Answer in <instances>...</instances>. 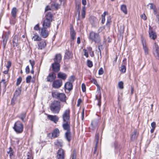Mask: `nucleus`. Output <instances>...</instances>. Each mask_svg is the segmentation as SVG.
Instances as JSON below:
<instances>
[{
	"instance_id": "39448f33",
	"label": "nucleus",
	"mask_w": 159,
	"mask_h": 159,
	"mask_svg": "<svg viewBox=\"0 0 159 159\" xmlns=\"http://www.w3.org/2000/svg\"><path fill=\"white\" fill-rule=\"evenodd\" d=\"M89 38L95 43H99L101 41L99 34L93 31L90 33Z\"/></svg>"
},
{
	"instance_id": "8fccbe9b",
	"label": "nucleus",
	"mask_w": 159,
	"mask_h": 159,
	"mask_svg": "<svg viewBox=\"0 0 159 159\" xmlns=\"http://www.w3.org/2000/svg\"><path fill=\"white\" fill-rule=\"evenodd\" d=\"M11 65V62L10 61H7V65L6 66V67L7 69H9Z\"/></svg>"
},
{
	"instance_id": "6ab92c4d",
	"label": "nucleus",
	"mask_w": 159,
	"mask_h": 159,
	"mask_svg": "<svg viewBox=\"0 0 159 159\" xmlns=\"http://www.w3.org/2000/svg\"><path fill=\"white\" fill-rule=\"evenodd\" d=\"M124 26L123 25H120L118 30V35L119 36L120 38L122 39L123 38L124 31Z\"/></svg>"
},
{
	"instance_id": "bb28decb",
	"label": "nucleus",
	"mask_w": 159,
	"mask_h": 159,
	"mask_svg": "<svg viewBox=\"0 0 159 159\" xmlns=\"http://www.w3.org/2000/svg\"><path fill=\"white\" fill-rule=\"evenodd\" d=\"M99 96L98 98V96L96 95V99L98 101V103L97 105L100 107L101 105V92H99V94H98Z\"/></svg>"
},
{
	"instance_id": "c85d7f7f",
	"label": "nucleus",
	"mask_w": 159,
	"mask_h": 159,
	"mask_svg": "<svg viewBox=\"0 0 159 159\" xmlns=\"http://www.w3.org/2000/svg\"><path fill=\"white\" fill-rule=\"evenodd\" d=\"M17 10L16 7H13L11 10V14L12 16L15 18L16 16Z\"/></svg>"
},
{
	"instance_id": "2eb2a0df",
	"label": "nucleus",
	"mask_w": 159,
	"mask_h": 159,
	"mask_svg": "<svg viewBox=\"0 0 159 159\" xmlns=\"http://www.w3.org/2000/svg\"><path fill=\"white\" fill-rule=\"evenodd\" d=\"M57 158V159H64L65 153L62 148H60L58 150Z\"/></svg>"
},
{
	"instance_id": "f3484780",
	"label": "nucleus",
	"mask_w": 159,
	"mask_h": 159,
	"mask_svg": "<svg viewBox=\"0 0 159 159\" xmlns=\"http://www.w3.org/2000/svg\"><path fill=\"white\" fill-rule=\"evenodd\" d=\"M57 99L59 100L60 102H61L66 104V100L67 98L66 96L64 93H60Z\"/></svg>"
},
{
	"instance_id": "f03ea898",
	"label": "nucleus",
	"mask_w": 159,
	"mask_h": 159,
	"mask_svg": "<svg viewBox=\"0 0 159 159\" xmlns=\"http://www.w3.org/2000/svg\"><path fill=\"white\" fill-rule=\"evenodd\" d=\"M61 60V55L60 54H56L54 59V62L52 64V69L53 71L57 72L60 70V63Z\"/></svg>"
},
{
	"instance_id": "423d86ee",
	"label": "nucleus",
	"mask_w": 159,
	"mask_h": 159,
	"mask_svg": "<svg viewBox=\"0 0 159 159\" xmlns=\"http://www.w3.org/2000/svg\"><path fill=\"white\" fill-rule=\"evenodd\" d=\"M70 111L69 109L65 110L62 115L63 122L69 121L70 119Z\"/></svg>"
},
{
	"instance_id": "473e14b6",
	"label": "nucleus",
	"mask_w": 159,
	"mask_h": 159,
	"mask_svg": "<svg viewBox=\"0 0 159 159\" xmlns=\"http://www.w3.org/2000/svg\"><path fill=\"white\" fill-rule=\"evenodd\" d=\"M26 159H33V155L31 152H29L26 153Z\"/></svg>"
},
{
	"instance_id": "37998d69",
	"label": "nucleus",
	"mask_w": 159,
	"mask_h": 159,
	"mask_svg": "<svg viewBox=\"0 0 159 159\" xmlns=\"http://www.w3.org/2000/svg\"><path fill=\"white\" fill-rule=\"evenodd\" d=\"M22 79L21 77H19L17 79L16 84L17 86L19 85L20 84L22 81Z\"/></svg>"
},
{
	"instance_id": "f704fd0d",
	"label": "nucleus",
	"mask_w": 159,
	"mask_h": 159,
	"mask_svg": "<svg viewBox=\"0 0 159 159\" xmlns=\"http://www.w3.org/2000/svg\"><path fill=\"white\" fill-rule=\"evenodd\" d=\"M120 70L122 73H125L126 70V67L125 65H122L120 68Z\"/></svg>"
},
{
	"instance_id": "bf43d9fd",
	"label": "nucleus",
	"mask_w": 159,
	"mask_h": 159,
	"mask_svg": "<svg viewBox=\"0 0 159 159\" xmlns=\"http://www.w3.org/2000/svg\"><path fill=\"white\" fill-rule=\"evenodd\" d=\"M82 102V100L80 98H79L78 99V101H77V106L79 107L81 103Z\"/></svg>"
},
{
	"instance_id": "e433bc0d",
	"label": "nucleus",
	"mask_w": 159,
	"mask_h": 159,
	"mask_svg": "<svg viewBox=\"0 0 159 159\" xmlns=\"http://www.w3.org/2000/svg\"><path fill=\"white\" fill-rule=\"evenodd\" d=\"M113 147L115 149L117 150L119 149V145L117 141H115L113 143Z\"/></svg>"
},
{
	"instance_id": "c756f323",
	"label": "nucleus",
	"mask_w": 159,
	"mask_h": 159,
	"mask_svg": "<svg viewBox=\"0 0 159 159\" xmlns=\"http://www.w3.org/2000/svg\"><path fill=\"white\" fill-rule=\"evenodd\" d=\"M34 36L32 37V39H34V41H40L41 40V38L37 33L34 34Z\"/></svg>"
},
{
	"instance_id": "4be33fe9",
	"label": "nucleus",
	"mask_w": 159,
	"mask_h": 159,
	"mask_svg": "<svg viewBox=\"0 0 159 159\" xmlns=\"http://www.w3.org/2000/svg\"><path fill=\"white\" fill-rule=\"evenodd\" d=\"M26 114V112H22L20 114L19 116V118L23 122H25L26 121L25 119Z\"/></svg>"
},
{
	"instance_id": "09e8293b",
	"label": "nucleus",
	"mask_w": 159,
	"mask_h": 159,
	"mask_svg": "<svg viewBox=\"0 0 159 159\" xmlns=\"http://www.w3.org/2000/svg\"><path fill=\"white\" fill-rule=\"evenodd\" d=\"M34 30H40V28L39 24L36 25L34 27Z\"/></svg>"
},
{
	"instance_id": "a18cd8bd",
	"label": "nucleus",
	"mask_w": 159,
	"mask_h": 159,
	"mask_svg": "<svg viewBox=\"0 0 159 159\" xmlns=\"http://www.w3.org/2000/svg\"><path fill=\"white\" fill-rule=\"evenodd\" d=\"M150 5V9L153 10L156 7V6L153 3H149L147 6Z\"/></svg>"
},
{
	"instance_id": "412c9836",
	"label": "nucleus",
	"mask_w": 159,
	"mask_h": 159,
	"mask_svg": "<svg viewBox=\"0 0 159 159\" xmlns=\"http://www.w3.org/2000/svg\"><path fill=\"white\" fill-rule=\"evenodd\" d=\"M57 77L62 80H65L67 77V75L65 73L60 72L57 74Z\"/></svg>"
},
{
	"instance_id": "9b49d317",
	"label": "nucleus",
	"mask_w": 159,
	"mask_h": 159,
	"mask_svg": "<svg viewBox=\"0 0 159 159\" xmlns=\"http://www.w3.org/2000/svg\"><path fill=\"white\" fill-rule=\"evenodd\" d=\"M62 82L61 80H57L53 82L52 87L54 88H59L62 85Z\"/></svg>"
},
{
	"instance_id": "393cba45",
	"label": "nucleus",
	"mask_w": 159,
	"mask_h": 159,
	"mask_svg": "<svg viewBox=\"0 0 159 159\" xmlns=\"http://www.w3.org/2000/svg\"><path fill=\"white\" fill-rule=\"evenodd\" d=\"M18 37L17 35H15L13 40V47H17L18 46Z\"/></svg>"
},
{
	"instance_id": "b1692460",
	"label": "nucleus",
	"mask_w": 159,
	"mask_h": 159,
	"mask_svg": "<svg viewBox=\"0 0 159 159\" xmlns=\"http://www.w3.org/2000/svg\"><path fill=\"white\" fill-rule=\"evenodd\" d=\"M60 132L58 129H55L52 133V137L54 138L57 137L59 134Z\"/></svg>"
},
{
	"instance_id": "7ed1b4c3",
	"label": "nucleus",
	"mask_w": 159,
	"mask_h": 159,
	"mask_svg": "<svg viewBox=\"0 0 159 159\" xmlns=\"http://www.w3.org/2000/svg\"><path fill=\"white\" fill-rule=\"evenodd\" d=\"M52 15L50 12H48L46 14V19L44 20L43 27L47 28L50 26L51 22L52 21Z\"/></svg>"
},
{
	"instance_id": "774afa93",
	"label": "nucleus",
	"mask_w": 159,
	"mask_h": 159,
	"mask_svg": "<svg viewBox=\"0 0 159 159\" xmlns=\"http://www.w3.org/2000/svg\"><path fill=\"white\" fill-rule=\"evenodd\" d=\"M82 3L83 5L85 6L86 4V0H82Z\"/></svg>"
},
{
	"instance_id": "79ce46f5",
	"label": "nucleus",
	"mask_w": 159,
	"mask_h": 159,
	"mask_svg": "<svg viewBox=\"0 0 159 159\" xmlns=\"http://www.w3.org/2000/svg\"><path fill=\"white\" fill-rule=\"evenodd\" d=\"M118 87L120 89H122L123 88V83L122 81H120L119 82L118 84Z\"/></svg>"
},
{
	"instance_id": "72a5a7b5",
	"label": "nucleus",
	"mask_w": 159,
	"mask_h": 159,
	"mask_svg": "<svg viewBox=\"0 0 159 159\" xmlns=\"http://www.w3.org/2000/svg\"><path fill=\"white\" fill-rule=\"evenodd\" d=\"M72 57V54L70 52L68 51H66L65 56V57L67 59H69Z\"/></svg>"
},
{
	"instance_id": "052dcab7",
	"label": "nucleus",
	"mask_w": 159,
	"mask_h": 159,
	"mask_svg": "<svg viewBox=\"0 0 159 159\" xmlns=\"http://www.w3.org/2000/svg\"><path fill=\"white\" fill-rule=\"evenodd\" d=\"M83 51L84 52V55L86 57H88L89 55L88 52H87V51L85 49H84Z\"/></svg>"
},
{
	"instance_id": "864d4df0",
	"label": "nucleus",
	"mask_w": 159,
	"mask_h": 159,
	"mask_svg": "<svg viewBox=\"0 0 159 159\" xmlns=\"http://www.w3.org/2000/svg\"><path fill=\"white\" fill-rule=\"evenodd\" d=\"M16 97H14H14L12 99V100H11V104L12 105H14L15 104V100H16Z\"/></svg>"
},
{
	"instance_id": "5fc2aeb1",
	"label": "nucleus",
	"mask_w": 159,
	"mask_h": 159,
	"mask_svg": "<svg viewBox=\"0 0 159 159\" xmlns=\"http://www.w3.org/2000/svg\"><path fill=\"white\" fill-rule=\"evenodd\" d=\"M97 126V124L94 122H92L91 123V126L93 129L95 128Z\"/></svg>"
},
{
	"instance_id": "603ef678",
	"label": "nucleus",
	"mask_w": 159,
	"mask_h": 159,
	"mask_svg": "<svg viewBox=\"0 0 159 159\" xmlns=\"http://www.w3.org/2000/svg\"><path fill=\"white\" fill-rule=\"evenodd\" d=\"M103 73V71L102 68L101 67L98 70V74L100 75H102Z\"/></svg>"
},
{
	"instance_id": "4d7b16f0",
	"label": "nucleus",
	"mask_w": 159,
	"mask_h": 159,
	"mask_svg": "<svg viewBox=\"0 0 159 159\" xmlns=\"http://www.w3.org/2000/svg\"><path fill=\"white\" fill-rule=\"evenodd\" d=\"M5 83H6L5 80H4V79H2L1 80V82H0V86L1 85V84L2 83H3V85L5 87L6 86Z\"/></svg>"
},
{
	"instance_id": "dca6fc26",
	"label": "nucleus",
	"mask_w": 159,
	"mask_h": 159,
	"mask_svg": "<svg viewBox=\"0 0 159 159\" xmlns=\"http://www.w3.org/2000/svg\"><path fill=\"white\" fill-rule=\"evenodd\" d=\"M47 117L48 119L55 123H56L58 121L59 119V117L56 115H48Z\"/></svg>"
},
{
	"instance_id": "13d9d810",
	"label": "nucleus",
	"mask_w": 159,
	"mask_h": 159,
	"mask_svg": "<svg viewBox=\"0 0 159 159\" xmlns=\"http://www.w3.org/2000/svg\"><path fill=\"white\" fill-rule=\"evenodd\" d=\"M141 17L144 20H146L147 19V17L144 14H142L141 15Z\"/></svg>"
},
{
	"instance_id": "0e129e2a",
	"label": "nucleus",
	"mask_w": 159,
	"mask_h": 159,
	"mask_svg": "<svg viewBox=\"0 0 159 159\" xmlns=\"http://www.w3.org/2000/svg\"><path fill=\"white\" fill-rule=\"evenodd\" d=\"M108 14V12L107 11H105L103 13L102 15V17L105 18V16L106 15H107Z\"/></svg>"
},
{
	"instance_id": "e2e57ef3",
	"label": "nucleus",
	"mask_w": 159,
	"mask_h": 159,
	"mask_svg": "<svg viewBox=\"0 0 159 159\" xmlns=\"http://www.w3.org/2000/svg\"><path fill=\"white\" fill-rule=\"evenodd\" d=\"M59 1L61 3V4H62L64 5L65 3H66L67 0H59Z\"/></svg>"
},
{
	"instance_id": "a211bd4d",
	"label": "nucleus",
	"mask_w": 159,
	"mask_h": 159,
	"mask_svg": "<svg viewBox=\"0 0 159 159\" xmlns=\"http://www.w3.org/2000/svg\"><path fill=\"white\" fill-rule=\"evenodd\" d=\"M64 137L68 143H70L72 138L70 131L66 132L64 134Z\"/></svg>"
},
{
	"instance_id": "a19ab883",
	"label": "nucleus",
	"mask_w": 159,
	"mask_h": 159,
	"mask_svg": "<svg viewBox=\"0 0 159 159\" xmlns=\"http://www.w3.org/2000/svg\"><path fill=\"white\" fill-rule=\"evenodd\" d=\"M75 76L74 75H72L69 78V80L70 83H73L74 81Z\"/></svg>"
},
{
	"instance_id": "4468645a",
	"label": "nucleus",
	"mask_w": 159,
	"mask_h": 159,
	"mask_svg": "<svg viewBox=\"0 0 159 159\" xmlns=\"http://www.w3.org/2000/svg\"><path fill=\"white\" fill-rule=\"evenodd\" d=\"M62 127L64 130H66V132L70 131V125L69 121L63 122Z\"/></svg>"
},
{
	"instance_id": "cd10ccee",
	"label": "nucleus",
	"mask_w": 159,
	"mask_h": 159,
	"mask_svg": "<svg viewBox=\"0 0 159 159\" xmlns=\"http://www.w3.org/2000/svg\"><path fill=\"white\" fill-rule=\"evenodd\" d=\"M120 9L121 11L125 14L127 13V11L126 6L125 4H122L120 6Z\"/></svg>"
},
{
	"instance_id": "9d476101",
	"label": "nucleus",
	"mask_w": 159,
	"mask_h": 159,
	"mask_svg": "<svg viewBox=\"0 0 159 159\" xmlns=\"http://www.w3.org/2000/svg\"><path fill=\"white\" fill-rule=\"evenodd\" d=\"M46 28L43 27L41 30L40 36L44 38H47L49 35V32Z\"/></svg>"
},
{
	"instance_id": "6e6552de",
	"label": "nucleus",
	"mask_w": 159,
	"mask_h": 159,
	"mask_svg": "<svg viewBox=\"0 0 159 159\" xmlns=\"http://www.w3.org/2000/svg\"><path fill=\"white\" fill-rule=\"evenodd\" d=\"M153 52L155 57L159 59V47L156 43H155L153 45Z\"/></svg>"
},
{
	"instance_id": "5701e85b",
	"label": "nucleus",
	"mask_w": 159,
	"mask_h": 159,
	"mask_svg": "<svg viewBox=\"0 0 159 159\" xmlns=\"http://www.w3.org/2000/svg\"><path fill=\"white\" fill-rule=\"evenodd\" d=\"M76 33L72 26L70 28V35L72 40H74L75 39Z\"/></svg>"
},
{
	"instance_id": "f257e3e1",
	"label": "nucleus",
	"mask_w": 159,
	"mask_h": 159,
	"mask_svg": "<svg viewBox=\"0 0 159 159\" xmlns=\"http://www.w3.org/2000/svg\"><path fill=\"white\" fill-rule=\"evenodd\" d=\"M63 106L61 105L60 101L55 100L51 102L49 107L52 113L53 114H58L59 113L61 107Z\"/></svg>"
},
{
	"instance_id": "c9c22d12",
	"label": "nucleus",
	"mask_w": 159,
	"mask_h": 159,
	"mask_svg": "<svg viewBox=\"0 0 159 159\" xmlns=\"http://www.w3.org/2000/svg\"><path fill=\"white\" fill-rule=\"evenodd\" d=\"M137 137V135L136 131H134L133 132V134H132L131 136V139L132 140H134L136 139Z\"/></svg>"
},
{
	"instance_id": "6e6d98bb",
	"label": "nucleus",
	"mask_w": 159,
	"mask_h": 159,
	"mask_svg": "<svg viewBox=\"0 0 159 159\" xmlns=\"http://www.w3.org/2000/svg\"><path fill=\"white\" fill-rule=\"evenodd\" d=\"M25 72L27 74L30 73V68L29 66H26L25 68Z\"/></svg>"
},
{
	"instance_id": "1a4fd4ad",
	"label": "nucleus",
	"mask_w": 159,
	"mask_h": 159,
	"mask_svg": "<svg viewBox=\"0 0 159 159\" xmlns=\"http://www.w3.org/2000/svg\"><path fill=\"white\" fill-rule=\"evenodd\" d=\"M56 78V74L53 72H50L46 78V81L49 82L53 81Z\"/></svg>"
},
{
	"instance_id": "ddd939ff",
	"label": "nucleus",
	"mask_w": 159,
	"mask_h": 159,
	"mask_svg": "<svg viewBox=\"0 0 159 159\" xmlns=\"http://www.w3.org/2000/svg\"><path fill=\"white\" fill-rule=\"evenodd\" d=\"M65 91L66 93H69L73 89V85L71 83L69 82H66L64 86Z\"/></svg>"
},
{
	"instance_id": "de8ad7c7",
	"label": "nucleus",
	"mask_w": 159,
	"mask_h": 159,
	"mask_svg": "<svg viewBox=\"0 0 159 159\" xmlns=\"http://www.w3.org/2000/svg\"><path fill=\"white\" fill-rule=\"evenodd\" d=\"M81 88L83 92H84L86 91V86L84 83H82V84Z\"/></svg>"
},
{
	"instance_id": "c03bdc74",
	"label": "nucleus",
	"mask_w": 159,
	"mask_h": 159,
	"mask_svg": "<svg viewBox=\"0 0 159 159\" xmlns=\"http://www.w3.org/2000/svg\"><path fill=\"white\" fill-rule=\"evenodd\" d=\"M32 78L31 76L30 75L28 76L26 78V82L27 83H29L31 81Z\"/></svg>"
},
{
	"instance_id": "69168bd1",
	"label": "nucleus",
	"mask_w": 159,
	"mask_h": 159,
	"mask_svg": "<svg viewBox=\"0 0 159 159\" xmlns=\"http://www.w3.org/2000/svg\"><path fill=\"white\" fill-rule=\"evenodd\" d=\"M100 47V46H99L98 47V50L99 51L98 52H99L100 56V58H101L102 57V56L101 51Z\"/></svg>"
},
{
	"instance_id": "58836bf2",
	"label": "nucleus",
	"mask_w": 159,
	"mask_h": 159,
	"mask_svg": "<svg viewBox=\"0 0 159 159\" xmlns=\"http://www.w3.org/2000/svg\"><path fill=\"white\" fill-rule=\"evenodd\" d=\"M111 22V16H109L107 17L106 25L107 26H109Z\"/></svg>"
},
{
	"instance_id": "a878e982",
	"label": "nucleus",
	"mask_w": 159,
	"mask_h": 159,
	"mask_svg": "<svg viewBox=\"0 0 159 159\" xmlns=\"http://www.w3.org/2000/svg\"><path fill=\"white\" fill-rule=\"evenodd\" d=\"M21 91V87H18L15 91V92L14 93V96L16 97H17L20 94Z\"/></svg>"
},
{
	"instance_id": "f8f14e48",
	"label": "nucleus",
	"mask_w": 159,
	"mask_h": 159,
	"mask_svg": "<svg viewBox=\"0 0 159 159\" xmlns=\"http://www.w3.org/2000/svg\"><path fill=\"white\" fill-rule=\"evenodd\" d=\"M148 33L149 37L151 39L154 40L157 38V35L156 33L153 31L152 27L150 26L149 27Z\"/></svg>"
},
{
	"instance_id": "0eeeda50",
	"label": "nucleus",
	"mask_w": 159,
	"mask_h": 159,
	"mask_svg": "<svg viewBox=\"0 0 159 159\" xmlns=\"http://www.w3.org/2000/svg\"><path fill=\"white\" fill-rule=\"evenodd\" d=\"M141 39L144 54L146 55H148L149 53V49L147 46L145 40L143 37H141Z\"/></svg>"
},
{
	"instance_id": "680f3d73",
	"label": "nucleus",
	"mask_w": 159,
	"mask_h": 159,
	"mask_svg": "<svg viewBox=\"0 0 159 159\" xmlns=\"http://www.w3.org/2000/svg\"><path fill=\"white\" fill-rule=\"evenodd\" d=\"M156 124L155 122H153L151 124V126L152 128H155L156 127Z\"/></svg>"
},
{
	"instance_id": "338daca9",
	"label": "nucleus",
	"mask_w": 159,
	"mask_h": 159,
	"mask_svg": "<svg viewBox=\"0 0 159 159\" xmlns=\"http://www.w3.org/2000/svg\"><path fill=\"white\" fill-rule=\"evenodd\" d=\"M8 39V37L7 36H5L4 37V39H3V42H6V43H7V41Z\"/></svg>"
},
{
	"instance_id": "aec40b11",
	"label": "nucleus",
	"mask_w": 159,
	"mask_h": 159,
	"mask_svg": "<svg viewBox=\"0 0 159 159\" xmlns=\"http://www.w3.org/2000/svg\"><path fill=\"white\" fill-rule=\"evenodd\" d=\"M41 41L40 42L38 43V48L40 49H42L46 46V44L45 40H43Z\"/></svg>"
},
{
	"instance_id": "4c0bfd02",
	"label": "nucleus",
	"mask_w": 159,
	"mask_h": 159,
	"mask_svg": "<svg viewBox=\"0 0 159 159\" xmlns=\"http://www.w3.org/2000/svg\"><path fill=\"white\" fill-rule=\"evenodd\" d=\"M55 144L58 147H62L63 145L62 142L61 141L57 140L55 143Z\"/></svg>"
},
{
	"instance_id": "3c124183",
	"label": "nucleus",
	"mask_w": 159,
	"mask_h": 159,
	"mask_svg": "<svg viewBox=\"0 0 159 159\" xmlns=\"http://www.w3.org/2000/svg\"><path fill=\"white\" fill-rule=\"evenodd\" d=\"M29 62L31 65V66H32V69H33L34 66L35 65V62L34 61H31V60H29Z\"/></svg>"
},
{
	"instance_id": "49530a36",
	"label": "nucleus",
	"mask_w": 159,
	"mask_h": 159,
	"mask_svg": "<svg viewBox=\"0 0 159 159\" xmlns=\"http://www.w3.org/2000/svg\"><path fill=\"white\" fill-rule=\"evenodd\" d=\"M95 140L96 141V144L97 145L99 140V134L96 133L95 135Z\"/></svg>"
},
{
	"instance_id": "ea45409f",
	"label": "nucleus",
	"mask_w": 159,
	"mask_h": 159,
	"mask_svg": "<svg viewBox=\"0 0 159 159\" xmlns=\"http://www.w3.org/2000/svg\"><path fill=\"white\" fill-rule=\"evenodd\" d=\"M87 66L89 67H91L93 66L92 62L90 60H88L87 61Z\"/></svg>"
},
{
	"instance_id": "2f4dec72",
	"label": "nucleus",
	"mask_w": 159,
	"mask_h": 159,
	"mask_svg": "<svg viewBox=\"0 0 159 159\" xmlns=\"http://www.w3.org/2000/svg\"><path fill=\"white\" fill-rule=\"evenodd\" d=\"M60 93L57 91H52V97L56 99H58Z\"/></svg>"
},
{
	"instance_id": "20e7f679",
	"label": "nucleus",
	"mask_w": 159,
	"mask_h": 159,
	"mask_svg": "<svg viewBox=\"0 0 159 159\" xmlns=\"http://www.w3.org/2000/svg\"><path fill=\"white\" fill-rule=\"evenodd\" d=\"M23 125L19 121L15 122L13 127L15 131L17 134H20L23 131Z\"/></svg>"
},
{
	"instance_id": "7c9ffc66",
	"label": "nucleus",
	"mask_w": 159,
	"mask_h": 159,
	"mask_svg": "<svg viewBox=\"0 0 159 159\" xmlns=\"http://www.w3.org/2000/svg\"><path fill=\"white\" fill-rule=\"evenodd\" d=\"M7 151V153L9 154V157L11 159H12V157L14 155V151L11 147H9Z\"/></svg>"
}]
</instances>
